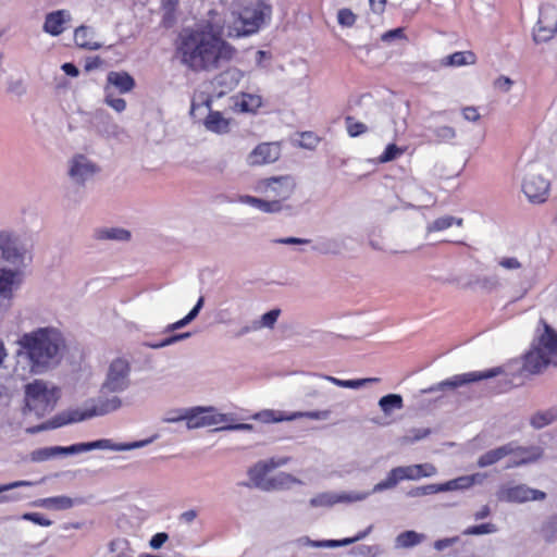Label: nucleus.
Segmentation results:
<instances>
[{"label":"nucleus","instance_id":"f257e3e1","mask_svg":"<svg viewBox=\"0 0 557 557\" xmlns=\"http://www.w3.org/2000/svg\"><path fill=\"white\" fill-rule=\"evenodd\" d=\"M176 52L193 72H210L233 60L236 49L210 27L186 28L178 37Z\"/></svg>","mask_w":557,"mask_h":557},{"label":"nucleus","instance_id":"f03ea898","mask_svg":"<svg viewBox=\"0 0 557 557\" xmlns=\"http://www.w3.org/2000/svg\"><path fill=\"white\" fill-rule=\"evenodd\" d=\"M17 344L30 361L32 371L40 373L58 362L64 346L61 332L55 327H39L23 334Z\"/></svg>","mask_w":557,"mask_h":557},{"label":"nucleus","instance_id":"7ed1b4c3","mask_svg":"<svg viewBox=\"0 0 557 557\" xmlns=\"http://www.w3.org/2000/svg\"><path fill=\"white\" fill-rule=\"evenodd\" d=\"M296 186L295 177L289 174L260 178L255 183L253 190L264 198L244 196L240 200L264 213H277L283 210V203L292 198Z\"/></svg>","mask_w":557,"mask_h":557},{"label":"nucleus","instance_id":"20e7f679","mask_svg":"<svg viewBox=\"0 0 557 557\" xmlns=\"http://www.w3.org/2000/svg\"><path fill=\"white\" fill-rule=\"evenodd\" d=\"M543 333L534 339L531 349L525 354L523 371L537 374L549 364L557 366V333L544 320Z\"/></svg>","mask_w":557,"mask_h":557},{"label":"nucleus","instance_id":"39448f33","mask_svg":"<svg viewBox=\"0 0 557 557\" xmlns=\"http://www.w3.org/2000/svg\"><path fill=\"white\" fill-rule=\"evenodd\" d=\"M59 399L57 387L48 388L41 380H35L25 386V410L38 418L50 412Z\"/></svg>","mask_w":557,"mask_h":557},{"label":"nucleus","instance_id":"423d86ee","mask_svg":"<svg viewBox=\"0 0 557 557\" xmlns=\"http://www.w3.org/2000/svg\"><path fill=\"white\" fill-rule=\"evenodd\" d=\"M138 444H114L112 441L103 438L88 443L74 444L69 447H47L34 450L32 453V459L34 461H45L58 454H76L82 451H89L92 449H111V450H126L137 447Z\"/></svg>","mask_w":557,"mask_h":557},{"label":"nucleus","instance_id":"0eeeda50","mask_svg":"<svg viewBox=\"0 0 557 557\" xmlns=\"http://www.w3.org/2000/svg\"><path fill=\"white\" fill-rule=\"evenodd\" d=\"M286 462L285 459L274 460L270 459L268 461H260L256 463L252 468L248 470L249 479L253 486L259 487L263 491H271L275 488H280L286 483L292 481V476L289 474L281 473L277 478L265 479V475L273 469L284 465Z\"/></svg>","mask_w":557,"mask_h":557},{"label":"nucleus","instance_id":"6e6552de","mask_svg":"<svg viewBox=\"0 0 557 557\" xmlns=\"http://www.w3.org/2000/svg\"><path fill=\"white\" fill-rule=\"evenodd\" d=\"M131 364L124 358L114 359L108 369L106 381L101 386L103 393L125 391L129 385Z\"/></svg>","mask_w":557,"mask_h":557},{"label":"nucleus","instance_id":"1a4fd4ad","mask_svg":"<svg viewBox=\"0 0 557 557\" xmlns=\"http://www.w3.org/2000/svg\"><path fill=\"white\" fill-rule=\"evenodd\" d=\"M180 419L186 421L188 429H199L225 423L230 420L225 413H220L213 407H195L185 412Z\"/></svg>","mask_w":557,"mask_h":557},{"label":"nucleus","instance_id":"9d476101","mask_svg":"<svg viewBox=\"0 0 557 557\" xmlns=\"http://www.w3.org/2000/svg\"><path fill=\"white\" fill-rule=\"evenodd\" d=\"M271 8L263 2L245 7L240 13L238 21L240 27L237 29L238 35H251L257 33L264 23L265 15H269Z\"/></svg>","mask_w":557,"mask_h":557},{"label":"nucleus","instance_id":"9b49d317","mask_svg":"<svg viewBox=\"0 0 557 557\" xmlns=\"http://www.w3.org/2000/svg\"><path fill=\"white\" fill-rule=\"evenodd\" d=\"M557 32V5L546 2L540 7L539 20L533 28L536 42H544L554 37Z\"/></svg>","mask_w":557,"mask_h":557},{"label":"nucleus","instance_id":"f8f14e48","mask_svg":"<svg viewBox=\"0 0 557 557\" xmlns=\"http://www.w3.org/2000/svg\"><path fill=\"white\" fill-rule=\"evenodd\" d=\"M282 153L281 143L265 141L257 145L247 156V163L259 166L276 162Z\"/></svg>","mask_w":557,"mask_h":557},{"label":"nucleus","instance_id":"ddd939ff","mask_svg":"<svg viewBox=\"0 0 557 557\" xmlns=\"http://www.w3.org/2000/svg\"><path fill=\"white\" fill-rule=\"evenodd\" d=\"M522 190L531 202L542 203L548 197L549 183L541 175L530 174L523 181Z\"/></svg>","mask_w":557,"mask_h":557},{"label":"nucleus","instance_id":"4468645a","mask_svg":"<svg viewBox=\"0 0 557 557\" xmlns=\"http://www.w3.org/2000/svg\"><path fill=\"white\" fill-rule=\"evenodd\" d=\"M545 496L546 494L542 491L533 490L525 485H516L504 488L500 498L507 502L523 503L528 500H542Z\"/></svg>","mask_w":557,"mask_h":557},{"label":"nucleus","instance_id":"2eb2a0df","mask_svg":"<svg viewBox=\"0 0 557 557\" xmlns=\"http://www.w3.org/2000/svg\"><path fill=\"white\" fill-rule=\"evenodd\" d=\"M502 372L500 368H493L486 371H473L462 374L454 375L450 379H447L442 383L443 386H448L450 388H456L466 384H470L473 382H479L482 380L491 379L498 375Z\"/></svg>","mask_w":557,"mask_h":557},{"label":"nucleus","instance_id":"dca6fc26","mask_svg":"<svg viewBox=\"0 0 557 557\" xmlns=\"http://www.w3.org/2000/svg\"><path fill=\"white\" fill-rule=\"evenodd\" d=\"M508 445L511 446L512 451L509 455L511 458L506 466L507 469L534 462L542 454L537 447H521L515 443H508Z\"/></svg>","mask_w":557,"mask_h":557},{"label":"nucleus","instance_id":"f3484780","mask_svg":"<svg viewBox=\"0 0 557 557\" xmlns=\"http://www.w3.org/2000/svg\"><path fill=\"white\" fill-rule=\"evenodd\" d=\"M0 249L2 257L12 263L20 261L23 257L17 238L8 232H0Z\"/></svg>","mask_w":557,"mask_h":557},{"label":"nucleus","instance_id":"a211bd4d","mask_svg":"<svg viewBox=\"0 0 557 557\" xmlns=\"http://www.w3.org/2000/svg\"><path fill=\"white\" fill-rule=\"evenodd\" d=\"M135 79L125 71H111L107 75V86L116 88L121 94H126L135 88Z\"/></svg>","mask_w":557,"mask_h":557},{"label":"nucleus","instance_id":"6ab92c4d","mask_svg":"<svg viewBox=\"0 0 557 557\" xmlns=\"http://www.w3.org/2000/svg\"><path fill=\"white\" fill-rule=\"evenodd\" d=\"M485 478H486V474H483V473H473L470 475L458 476L456 479H453L445 483H442L443 490H444V492L456 491V490H468L475 484H481Z\"/></svg>","mask_w":557,"mask_h":557},{"label":"nucleus","instance_id":"aec40b11","mask_svg":"<svg viewBox=\"0 0 557 557\" xmlns=\"http://www.w3.org/2000/svg\"><path fill=\"white\" fill-rule=\"evenodd\" d=\"M69 18V14L64 10H58L46 16L44 29L46 33L58 36L63 33L64 24Z\"/></svg>","mask_w":557,"mask_h":557},{"label":"nucleus","instance_id":"412c9836","mask_svg":"<svg viewBox=\"0 0 557 557\" xmlns=\"http://www.w3.org/2000/svg\"><path fill=\"white\" fill-rule=\"evenodd\" d=\"M76 504H83L82 498H71L65 495L42 498L38 502V506L51 510H66Z\"/></svg>","mask_w":557,"mask_h":557},{"label":"nucleus","instance_id":"4be33fe9","mask_svg":"<svg viewBox=\"0 0 557 557\" xmlns=\"http://www.w3.org/2000/svg\"><path fill=\"white\" fill-rule=\"evenodd\" d=\"M476 62V55L472 51H457L441 60L444 67H458L463 65H472Z\"/></svg>","mask_w":557,"mask_h":557},{"label":"nucleus","instance_id":"5701e85b","mask_svg":"<svg viewBox=\"0 0 557 557\" xmlns=\"http://www.w3.org/2000/svg\"><path fill=\"white\" fill-rule=\"evenodd\" d=\"M95 171V165L79 154L73 159L69 174L72 178L84 181L87 176L92 175Z\"/></svg>","mask_w":557,"mask_h":557},{"label":"nucleus","instance_id":"b1692460","mask_svg":"<svg viewBox=\"0 0 557 557\" xmlns=\"http://www.w3.org/2000/svg\"><path fill=\"white\" fill-rule=\"evenodd\" d=\"M240 112L256 113L262 106V97L255 94L242 92L235 102Z\"/></svg>","mask_w":557,"mask_h":557},{"label":"nucleus","instance_id":"393cba45","mask_svg":"<svg viewBox=\"0 0 557 557\" xmlns=\"http://www.w3.org/2000/svg\"><path fill=\"white\" fill-rule=\"evenodd\" d=\"M511 451V446L508 444L497 447L495 449H491L483 454L482 456H480V458L478 459V466L481 468L492 466L497 461L502 460L503 458L509 456Z\"/></svg>","mask_w":557,"mask_h":557},{"label":"nucleus","instance_id":"a878e982","mask_svg":"<svg viewBox=\"0 0 557 557\" xmlns=\"http://www.w3.org/2000/svg\"><path fill=\"white\" fill-rule=\"evenodd\" d=\"M206 127L214 133L224 134L230 131V120L219 111H210L205 120Z\"/></svg>","mask_w":557,"mask_h":557},{"label":"nucleus","instance_id":"bb28decb","mask_svg":"<svg viewBox=\"0 0 557 557\" xmlns=\"http://www.w3.org/2000/svg\"><path fill=\"white\" fill-rule=\"evenodd\" d=\"M74 41L79 48L87 50H97L100 45L92 39V34L88 27L79 26L74 32Z\"/></svg>","mask_w":557,"mask_h":557},{"label":"nucleus","instance_id":"cd10ccee","mask_svg":"<svg viewBox=\"0 0 557 557\" xmlns=\"http://www.w3.org/2000/svg\"><path fill=\"white\" fill-rule=\"evenodd\" d=\"M16 275L14 271L0 269V297L11 298Z\"/></svg>","mask_w":557,"mask_h":557},{"label":"nucleus","instance_id":"c85d7f7f","mask_svg":"<svg viewBox=\"0 0 557 557\" xmlns=\"http://www.w3.org/2000/svg\"><path fill=\"white\" fill-rule=\"evenodd\" d=\"M400 481H404L399 467L393 468L386 475L385 480L379 482L373 491L381 492L395 487Z\"/></svg>","mask_w":557,"mask_h":557},{"label":"nucleus","instance_id":"c756f323","mask_svg":"<svg viewBox=\"0 0 557 557\" xmlns=\"http://www.w3.org/2000/svg\"><path fill=\"white\" fill-rule=\"evenodd\" d=\"M423 534L416 531H405L397 535L396 546L401 548H409L418 545L423 540Z\"/></svg>","mask_w":557,"mask_h":557},{"label":"nucleus","instance_id":"7c9ffc66","mask_svg":"<svg viewBox=\"0 0 557 557\" xmlns=\"http://www.w3.org/2000/svg\"><path fill=\"white\" fill-rule=\"evenodd\" d=\"M379 406L384 413H391L394 409L403 408V397L398 394L385 395L380 399Z\"/></svg>","mask_w":557,"mask_h":557},{"label":"nucleus","instance_id":"2f4dec72","mask_svg":"<svg viewBox=\"0 0 557 557\" xmlns=\"http://www.w3.org/2000/svg\"><path fill=\"white\" fill-rule=\"evenodd\" d=\"M454 223L460 226L462 224V219H456L450 215L441 216L430 223L426 230L429 233L440 232L449 228Z\"/></svg>","mask_w":557,"mask_h":557},{"label":"nucleus","instance_id":"473e14b6","mask_svg":"<svg viewBox=\"0 0 557 557\" xmlns=\"http://www.w3.org/2000/svg\"><path fill=\"white\" fill-rule=\"evenodd\" d=\"M371 531V527H369L366 531L359 532L354 537H346L343 540H329L324 542H318L315 545L320 547H338V546H346L349 544H352L359 540H362L366 537Z\"/></svg>","mask_w":557,"mask_h":557},{"label":"nucleus","instance_id":"72a5a7b5","mask_svg":"<svg viewBox=\"0 0 557 557\" xmlns=\"http://www.w3.org/2000/svg\"><path fill=\"white\" fill-rule=\"evenodd\" d=\"M97 238L128 240L131 238V233L124 228H104L97 231Z\"/></svg>","mask_w":557,"mask_h":557},{"label":"nucleus","instance_id":"f704fd0d","mask_svg":"<svg viewBox=\"0 0 557 557\" xmlns=\"http://www.w3.org/2000/svg\"><path fill=\"white\" fill-rule=\"evenodd\" d=\"M406 147H398L395 144H388L384 151L379 156V163H387L391 162L398 157L403 156L406 152Z\"/></svg>","mask_w":557,"mask_h":557},{"label":"nucleus","instance_id":"c9c22d12","mask_svg":"<svg viewBox=\"0 0 557 557\" xmlns=\"http://www.w3.org/2000/svg\"><path fill=\"white\" fill-rule=\"evenodd\" d=\"M95 414H97V412L95 410L84 411V412L74 411L70 414V417L67 419H61V417L55 418L52 422V428H58V426H61L63 424L71 423V422L83 421V420L94 417Z\"/></svg>","mask_w":557,"mask_h":557},{"label":"nucleus","instance_id":"e433bc0d","mask_svg":"<svg viewBox=\"0 0 557 557\" xmlns=\"http://www.w3.org/2000/svg\"><path fill=\"white\" fill-rule=\"evenodd\" d=\"M345 125L350 137H358L368 131V126L364 123L357 121L351 115L345 117Z\"/></svg>","mask_w":557,"mask_h":557},{"label":"nucleus","instance_id":"4c0bfd02","mask_svg":"<svg viewBox=\"0 0 557 557\" xmlns=\"http://www.w3.org/2000/svg\"><path fill=\"white\" fill-rule=\"evenodd\" d=\"M255 420L262 421L264 423H271V422H281V421H290L288 419V416L283 414L280 411L274 410H262L253 416Z\"/></svg>","mask_w":557,"mask_h":557},{"label":"nucleus","instance_id":"58836bf2","mask_svg":"<svg viewBox=\"0 0 557 557\" xmlns=\"http://www.w3.org/2000/svg\"><path fill=\"white\" fill-rule=\"evenodd\" d=\"M281 314L280 309H272L264 313L259 321H256L253 323V330H259L262 327H269L272 329L274 324L276 323L278 317Z\"/></svg>","mask_w":557,"mask_h":557},{"label":"nucleus","instance_id":"ea45409f","mask_svg":"<svg viewBox=\"0 0 557 557\" xmlns=\"http://www.w3.org/2000/svg\"><path fill=\"white\" fill-rule=\"evenodd\" d=\"M556 419L557 412L555 410H547L544 412L535 413L531 419V424L536 429H541L552 423Z\"/></svg>","mask_w":557,"mask_h":557},{"label":"nucleus","instance_id":"a19ab883","mask_svg":"<svg viewBox=\"0 0 557 557\" xmlns=\"http://www.w3.org/2000/svg\"><path fill=\"white\" fill-rule=\"evenodd\" d=\"M330 410H315V411H297L288 416V419L295 420L307 418L311 420H325L330 417Z\"/></svg>","mask_w":557,"mask_h":557},{"label":"nucleus","instance_id":"79ce46f5","mask_svg":"<svg viewBox=\"0 0 557 557\" xmlns=\"http://www.w3.org/2000/svg\"><path fill=\"white\" fill-rule=\"evenodd\" d=\"M202 304H203V298L200 297L198 299L197 304L195 305V307L188 312L187 315H185L183 319H181L180 321H177L171 325V330H176V329L183 327L186 324H188L189 322H191L198 315L199 310L202 307Z\"/></svg>","mask_w":557,"mask_h":557},{"label":"nucleus","instance_id":"37998d69","mask_svg":"<svg viewBox=\"0 0 557 557\" xmlns=\"http://www.w3.org/2000/svg\"><path fill=\"white\" fill-rule=\"evenodd\" d=\"M106 98L104 102L116 112H123L126 109V101L123 98H117L112 95L109 86L104 87Z\"/></svg>","mask_w":557,"mask_h":557},{"label":"nucleus","instance_id":"c03bdc74","mask_svg":"<svg viewBox=\"0 0 557 557\" xmlns=\"http://www.w3.org/2000/svg\"><path fill=\"white\" fill-rule=\"evenodd\" d=\"M357 21V15L347 8L341 9L337 13V22L343 27H352Z\"/></svg>","mask_w":557,"mask_h":557},{"label":"nucleus","instance_id":"a18cd8bd","mask_svg":"<svg viewBox=\"0 0 557 557\" xmlns=\"http://www.w3.org/2000/svg\"><path fill=\"white\" fill-rule=\"evenodd\" d=\"M440 492H444L442 483L418 486V487H414L413 490H411L409 494L411 496L417 497V496L432 495V494H436Z\"/></svg>","mask_w":557,"mask_h":557},{"label":"nucleus","instance_id":"49530a36","mask_svg":"<svg viewBox=\"0 0 557 557\" xmlns=\"http://www.w3.org/2000/svg\"><path fill=\"white\" fill-rule=\"evenodd\" d=\"M434 136L440 143L450 141L456 137V131L451 126H440L434 129Z\"/></svg>","mask_w":557,"mask_h":557},{"label":"nucleus","instance_id":"de8ad7c7","mask_svg":"<svg viewBox=\"0 0 557 557\" xmlns=\"http://www.w3.org/2000/svg\"><path fill=\"white\" fill-rule=\"evenodd\" d=\"M495 525L492 523H482L479 525H472L463 531L465 535H481L495 532Z\"/></svg>","mask_w":557,"mask_h":557},{"label":"nucleus","instance_id":"09e8293b","mask_svg":"<svg viewBox=\"0 0 557 557\" xmlns=\"http://www.w3.org/2000/svg\"><path fill=\"white\" fill-rule=\"evenodd\" d=\"M24 520L32 521L41 527H50L52 521L39 512H27L22 516Z\"/></svg>","mask_w":557,"mask_h":557},{"label":"nucleus","instance_id":"8fccbe9b","mask_svg":"<svg viewBox=\"0 0 557 557\" xmlns=\"http://www.w3.org/2000/svg\"><path fill=\"white\" fill-rule=\"evenodd\" d=\"M404 480H419L421 474L417 465L399 467Z\"/></svg>","mask_w":557,"mask_h":557},{"label":"nucleus","instance_id":"3c124183","mask_svg":"<svg viewBox=\"0 0 557 557\" xmlns=\"http://www.w3.org/2000/svg\"><path fill=\"white\" fill-rule=\"evenodd\" d=\"M319 143V137L312 132H305L300 135V144L304 147L312 148Z\"/></svg>","mask_w":557,"mask_h":557},{"label":"nucleus","instance_id":"603ef678","mask_svg":"<svg viewBox=\"0 0 557 557\" xmlns=\"http://www.w3.org/2000/svg\"><path fill=\"white\" fill-rule=\"evenodd\" d=\"M394 38L405 39V29L403 27L394 28L385 32L381 37L383 41H391Z\"/></svg>","mask_w":557,"mask_h":557},{"label":"nucleus","instance_id":"864d4df0","mask_svg":"<svg viewBox=\"0 0 557 557\" xmlns=\"http://www.w3.org/2000/svg\"><path fill=\"white\" fill-rule=\"evenodd\" d=\"M461 112L463 119L469 122H478L481 119V115L475 107H465Z\"/></svg>","mask_w":557,"mask_h":557},{"label":"nucleus","instance_id":"5fc2aeb1","mask_svg":"<svg viewBox=\"0 0 557 557\" xmlns=\"http://www.w3.org/2000/svg\"><path fill=\"white\" fill-rule=\"evenodd\" d=\"M168 540L169 535L165 532H159L151 537L149 545L153 549H159Z\"/></svg>","mask_w":557,"mask_h":557},{"label":"nucleus","instance_id":"6e6d98bb","mask_svg":"<svg viewBox=\"0 0 557 557\" xmlns=\"http://www.w3.org/2000/svg\"><path fill=\"white\" fill-rule=\"evenodd\" d=\"M498 264L500 267H503L504 269H507V270H517V269H520L521 268V263L519 262V260L515 257H506V258H502L499 261H498Z\"/></svg>","mask_w":557,"mask_h":557},{"label":"nucleus","instance_id":"4d7b16f0","mask_svg":"<svg viewBox=\"0 0 557 557\" xmlns=\"http://www.w3.org/2000/svg\"><path fill=\"white\" fill-rule=\"evenodd\" d=\"M458 536L437 540L434 543V548L437 550H443L447 547L453 546L455 543L458 542Z\"/></svg>","mask_w":557,"mask_h":557},{"label":"nucleus","instance_id":"13d9d810","mask_svg":"<svg viewBox=\"0 0 557 557\" xmlns=\"http://www.w3.org/2000/svg\"><path fill=\"white\" fill-rule=\"evenodd\" d=\"M32 484H33L32 482L25 481V480L14 481V482H11L8 484H1L0 485V494L3 492L10 491V490L16 488V487L30 486Z\"/></svg>","mask_w":557,"mask_h":557},{"label":"nucleus","instance_id":"bf43d9fd","mask_svg":"<svg viewBox=\"0 0 557 557\" xmlns=\"http://www.w3.org/2000/svg\"><path fill=\"white\" fill-rule=\"evenodd\" d=\"M417 466L419 468L418 470L421 474V478L432 476L437 472L435 466H433L432 463H421Z\"/></svg>","mask_w":557,"mask_h":557},{"label":"nucleus","instance_id":"052dcab7","mask_svg":"<svg viewBox=\"0 0 557 557\" xmlns=\"http://www.w3.org/2000/svg\"><path fill=\"white\" fill-rule=\"evenodd\" d=\"M377 379L370 377V379H359V380H347L346 381V388H359L363 386L366 383L369 382H376Z\"/></svg>","mask_w":557,"mask_h":557},{"label":"nucleus","instance_id":"680f3d73","mask_svg":"<svg viewBox=\"0 0 557 557\" xmlns=\"http://www.w3.org/2000/svg\"><path fill=\"white\" fill-rule=\"evenodd\" d=\"M189 336V333H185V334H181V335H174V336H170L165 339H163L161 343L159 344H154L152 345L153 348H161V347H164V346H168L181 338H185V337H188Z\"/></svg>","mask_w":557,"mask_h":557},{"label":"nucleus","instance_id":"e2e57ef3","mask_svg":"<svg viewBox=\"0 0 557 557\" xmlns=\"http://www.w3.org/2000/svg\"><path fill=\"white\" fill-rule=\"evenodd\" d=\"M371 10L374 13L381 14L385 10L386 0H369Z\"/></svg>","mask_w":557,"mask_h":557},{"label":"nucleus","instance_id":"0e129e2a","mask_svg":"<svg viewBox=\"0 0 557 557\" xmlns=\"http://www.w3.org/2000/svg\"><path fill=\"white\" fill-rule=\"evenodd\" d=\"M216 431L222 430H252V425L248 423H238V424H228V425H222L220 428L215 429Z\"/></svg>","mask_w":557,"mask_h":557},{"label":"nucleus","instance_id":"69168bd1","mask_svg":"<svg viewBox=\"0 0 557 557\" xmlns=\"http://www.w3.org/2000/svg\"><path fill=\"white\" fill-rule=\"evenodd\" d=\"M62 70L66 75L72 77H76L79 74L78 69L73 63H64Z\"/></svg>","mask_w":557,"mask_h":557},{"label":"nucleus","instance_id":"338daca9","mask_svg":"<svg viewBox=\"0 0 557 557\" xmlns=\"http://www.w3.org/2000/svg\"><path fill=\"white\" fill-rule=\"evenodd\" d=\"M496 86H498L499 88L504 89V90H509V88L511 87L512 85V82L510 78L508 77H505V76H500L496 83H495Z\"/></svg>","mask_w":557,"mask_h":557},{"label":"nucleus","instance_id":"774afa93","mask_svg":"<svg viewBox=\"0 0 557 557\" xmlns=\"http://www.w3.org/2000/svg\"><path fill=\"white\" fill-rule=\"evenodd\" d=\"M490 515V507L483 506L479 511L475 512L474 518L476 520L484 519Z\"/></svg>","mask_w":557,"mask_h":557}]
</instances>
